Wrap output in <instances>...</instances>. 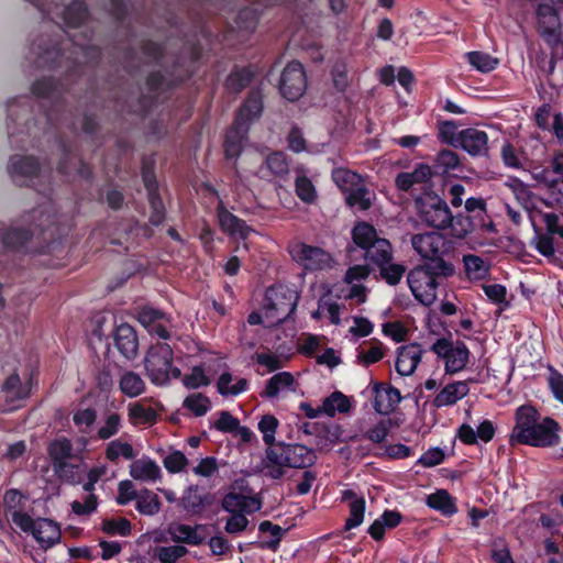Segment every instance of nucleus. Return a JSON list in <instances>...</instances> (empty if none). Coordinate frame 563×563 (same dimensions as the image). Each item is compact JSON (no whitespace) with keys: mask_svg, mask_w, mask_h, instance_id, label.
I'll use <instances>...</instances> for the list:
<instances>
[{"mask_svg":"<svg viewBox=\"0 0 563 563\" xmlns=\"http://www.w3.org/2000/svg\"><path fill=\"white\" fill-rule=\"evenodd\" d=\"M260 19L258 10L253 7L242 8L235 18V22L239 29L244 31L255 30Z\"/></svg>","mask_w":563,"mask_h":563,"instance_id":"nucleus-55","label":"nucleus"},{"mask_svg":"<svg viewBox=\"0 0 563 563\" xmlns=\"http://www.w3.org/2000/svg\"><path fill=\"white\" fill-rule=\"evenodd\" d=\"M119 389L124 396L135 398L145 391L146 385L137 373L126 371L120 377Z\"/></svg>","mask_w":563,"mask_h":563,"instance_id":"nucleus-32","label":"nucleus"},{"mask_svg":"<svg viewBox=\"0 0 563 563\" xmlns=\"http://www.w3.org/2000/svg\"><path fill=\"white\" fill-rule=\"evenodd\" d=\"M257 75V68L253 64L234 65L224 79L223 87L230 95H239L249 88Z\"/></svg>","mask_w":563,"mask_h":563,"instance_id":"nucleus-15","label":"nucleus"},{"mask_svg":"<svg viewBox=\"0 0 563 563\" xmlns=\"http://www.w3.org/2000/svg\"><path fill=\"white\" fill-rule=\"evenodd\" d=\"M5 400L11 405V409L18 408L16 401L24 399L29 395V390L21 386L20 378L16 375L8 377L3 385Z\"/></svg>","mask_w":563,"mask_h":563,"instance_id":"nucleus-44","label":"nucleus"},{"mask_svg":"<svg viewBox=\"0 0 563 563\" xmlns=\"http://www.w3.org/2000/svg\"><path fill=\"white\" fill-rule=\"evenodd\" d=\"M351 236L353 243L364 251L380 239L374 225L366 221L356 222L352 229Z\"/></svg>","mask_w":563,"mask_h":563,"instance_id":"nucleus-25","label":"nucleus"},{"mask_svg":"<svg viewBox=\"0 0 563 563\" xmlns=\"http://www.w3.org/2000/svg\"><path fill=\"white\" fill-rule=\"evenodd\" d=\"M382 387H383V384H376L374 386L375 398H374L373 407H374L375 411L379 415H389L395 409V407L398 404H400V401L402 400V397H401L399 389H397L396 387H394L391 385H388L384 389L385 396L387 398V404H385L382 399L383 398V394L380 390Z\"/></svg>","mask_w":563,"mask_h":563,"instance_id":"nucleus-23","label":"nucleus"},{"mask_svg":"<svg viewBox=\"0 0 563 563\" xmlns=\"http://www.w3.org/2000/svg\"><path fill=\"white\" fill-rule=\"evenodd\" d=\"M101 530L110 536L128 537L131 534L132 526L126 518L104 519L101 523Z\"/></svg>","mask_w":563,"mask_h":563,"instance_id":"nucleus-53","label":"nucleus"},{"mask_svg":"<svg viewBox=\"0 0 563 563\" xmlns=\"http://www.w3.org/2000/svg\"><path fill=\"white\" fill-rule=\"evenodd\" d=\"M427 505L431 509L438 510L446 517H451L457 512L454 497L445 489H439L435 493L428 495Z\"/></svg>","mask_w":563,"mask_h":563,"instance_id":"nucleus-27","label":"nucleus"},{"mask_svg":"<svg viewBox=\"0 0 563 563\" xmlns=\"http://www.w3.org/2000/svg\"><path fill=\"white\" fill-rule=\"evenodd\" d=\"M561 426L552 417H541L531 404L519 406L515 411V426L509 442L533 448H554L561 443Z\"/></svg>","mask_w":563,"mask_h":563,"instance_id":"nucleus-1","label":"nucleus"},{"mask_svg":"<svg viewBox=\"0 0 563 563\" xmlns=\"http://www.w3.org/2000/svg\"><path fill=\"white\" fill-rule=\"evenodd\" d=\"M351 407L350 398L339 390L325 397L322 404L323 413L329 417H334L336 412L347 413Z\"/></svg>","mask_w":563,"mask_h":563,"instance_id":"nucleus-38","label":"nucleus"},{"mask_svg":"<svg viewBox=\"0 0 563 563\" xmlns=\"http://www.w3.org/2000/svg\"><path fill=\"white\" fill-rule=\"evenodd\" d=\"M106 459L112 463L117 462L120 456L125 460H133L135 453L133 446L128 442H121L120 440H113L108 443L106 449Z\"/></svg>","mask_w":563,"mask_h":563,"instance_id":"nucleus-48","label":"nucleus"},{"mask_svg":"<svg viewBox=\"0 0 563 563\" xmlns=\"http://www.w3.org/2000/svg\"><path fill=\"white\" fill-rule=\"evenodd\" d=\"M114 345L120 354L126 360H133L139 349V339L135 329L128 324L121 323L113 333Z\"/></svg>","mask_w":563,"mask_h":563,"instance_id":"nucleus-16","label":"nucleus"},{"mask_svg":"<svg viewBox=\"0 0 563 563\" xmlns=\"http://www.w3.org/2000/svg\"><path fill=\"white\" fill-rule=\"evenodd\" d=\"M187 553L188 550L183 545H169L157 548L156 556L162 563H175Z\"/></svg>","mask_w":563,"mask_h":563,"instance_id":"nucleus-64","label":"nucleus"},{"mask_svg":"<svg viewBox=\"0 0 563 563\" xmlns=\"http://www.w3.org/2000/svg\"><path fill=\"white\" fill-rule=\"evenodd\" d=\"M365 499L358 497L350 503V516L345 521L344 531H350L362 525L365 514Z\"/></svg>","mask_w":563,"mask_h":563,"instance_id":"nucleus-50","label":"nucleus"},{"mask_svg":"<svg viewBox=\"0 0 563 563\" xmlns=\"http://www.w3.org/2000/svg\"><path fill=\"white\" fill-rule=\"evenodd\" d=\"M174 351L167 343L151 345L144 358L145 374L155 386H167L170 379H179L181 371L173 366Z\"/></svg>","mask_w":563,"mask_h":563,"instance_id":"nucleus-4","label":"nucleus"},{"mask_svg":"<svg viewBox=\"0 0 563 563\" xmlns=\"http://www.w3.org/2000/svg\"><path fill=\"white\" fill-rule=\"evenodd\" d=\"M214 496L210 493L202 492L198 485L190 486L183 496L184 509L191 515H200L202 511L213 504Z\"/></svg>","mask_w":563,"mask_h":563,"instance_id":"nucleus-21","label":"nucleus"},{"mask_svg":"<svg viewBox=\"0 0 563 563\" xmlns=\"http://www.w3.org/2000/svg\"><path fill=\"white\" fill-rule=\"evenodd\" d=\"M55 475L64 483L76 485L80 483L81 477L78 473V466L68 462L58 463L53 467Z\"/></svg>","mask_w":563,"mask_h":563,"instance_id":"nucleus-56","label":"nucleus"},{"mask_svg":"<svg viewBox=\"0 0 563 563\" xmlns=\"http://www.w3.org/2000/svg\"><path fill=\"white\" fill-rule=\"evenodd\" d=\"M454 274H442L435 266L421 264L413 267L407 275L408 286L413 297L423 306H431L437 299L439 278H448Z\"/></svg>","mask_w":563,"mask_h":563,"instance_id":"nucleus-6","label":"nucleus"},{"mask_svg":"<svg viewBox=\"0 0 563 563\" xmlns=\"http://www.w3.org/2000/svg\"><path fill=\"white\" fill-rule=\"evenodd\" d=\"M295 191L297 197L305 203H313L317 200V190L307 176H298L295 180Z\"/></svg>","mask_w":563,"mask_h":563,"instance_id":"nucleus-49","label":"nucleus"},{"mask_svg":"<svg viewBox=\"0 0 563 563\" xmlns=\"http://www.w3.org/2000/svg\"><path fill=\"white\" fill-rule=\"evenodd\" d=\"M249 505V498L239 493H228L222 499L223 510L230 514L243 512Z\"/></svg>","mask_w":563,"mask_h":563,"instance_id":"nucleus-57","label":"nucleus"},{"mask_svg":"<svg viewBox=\"0 0 563 563\" xmlns=\"http://www.w3.org/2000/svg\"><path fill=\"white\" fill-rule=\"evenodd\" d=\"M482 289L493 303L508 306L506 286L501 284H483Z\"/></svg>","mask_w":563,"mask_h":563,"instance_id":"nucleus-63","label":"nucleus"},{"mask_svg":"<svg viewBox=\"0 0 563 563\" xmlns=\"http://www.w3.org/2000/svg\"><path fill=\"white\" fill-rule=\"evenodd\" d=\"M317 459L314 451L303 444L278 442L265 450L261 464L264 475L276 481L285 476L286 467L308 468Z\"/></svg>","mask_w":563,"mask_h":563,"instance_id":"nucleus-2","label":"nucleus"},{"mask_svg":"<svg viewBox=\"0 0 563 563\" xmlns=\"http://www.w3.org/2000/svg\"><path fill=\"white\" fill-rule=\"evenodd\" d=\"M135 501V509L144 516H154L158 514L162 507L158 495L147 488L139 490Z\"/></svg>","mask_w":563,"mask_h":563,"instance_id":"nucleus-34","label":"nucleus"},{"mask_svg":"<svg viewBox=\"0 0 563 563\" xmlns=\"http://www.w3.org/2000/svg\"><path fill=\"white\" fill-rule=\"evenodd\" d=\"M471 352L464 342L457 341L452 347V352L445 358V373L455 374L462 371L470 361Z\"/></svg>","mask_w":563,"mask_h":563,"instance_id":"nucleus-29","label":"nucleus"},{"mask_svg":"<svg viewBox=\"0 0 563 563\" xmlns=\"http://www.w3.org/2000/svg\"><path fill=\"white\" fill-rule=\"evenodd\" d=\"M295 378L289 372H279L272 376L265 385V390L262 396L267 398L277 397L283 388H289L294 385Z\"/></svg>","mask_w":563,"mask_h":563,"instance_id":"nucleus-43","label":"nucleus"},{"mask_svg":"<svg viewBox=\"0 0 563 563\" xmlns=\"http://www.w3.org/2000/svg\"><path fill=\"white\" fill-rule=\"evenodd\" d=\"M461 161L457 153L452 150H441L433 159L432 172L434 175H445L460 167Z\"/></svg>","mask_w":563,"mask_h":563,"instance_id":"nucleus-33","label":"nucleus"},{"mask_svg":"<svg viewBox=\"0 0 563 563\" xmlns=\"http://www.w3.org/2000/svg\"><path fill=\"white\" fill-rule=\"evenodd\" d=\"M448 228L451 229L452 235L456 239H464L475 230L488 233L496 232V227L492 219H488V222H484V220L478 217L473 218L472 216L464 213H457L456 216L451 213V220L448 223Z\"/></svg>","mask_w":563,"mask_h":563,"instance_id":"nucleus-14","label":"nucleus"},{"mask_svg":"<svg viewBox=\"0 0 563 563\" xmlns=\"http://www.w3.org/2000/svg\"><path fill=\"white\" fill-rule=\"evenodd\" d=\"M48 456L52 461V467L58 463L67 462L73 455V443L69 439L63 437L53 440L47 448Z\"/></svg>","mask_w":563,"mask_h":563,"instance_id":"nucleus-37","label":"nucleus"},{"mask_svg":"<svg viewBox=\"0 0 563 563\" xmlns=\"http://www.w3.org/2000/svg\"><path fill=\"white\" fill-rule=\"evenodd\" d=\"M278 420L273 415H265L258 422V430L263 433V441L267 448L276 445L275 433L278 428Z\"/></svg>","mask_w":563,"mask_h":563,"instance_id":"nucleus-52","label":"nucleus"},{"mask_svg":"<svg viewBox=\"0 0 563 563\" xmlns=\"http://www.w3.org/2000/svg\"><path fill=\"white\" fill-rule=\"evenodd\" d=\"M263 111L262 89L260 87L251 88L246 98L236 110L233 124L242 133H249L251 125L262 117Z\"/></svg>","mask_w":563,"mask_h":563,"instance_id":"nucleus-10","label":"nucleus"},{"mask_svg":"<svg viewBox=\"0 0 563 563\" xmlns=\"http://www.w3.org/2000/svg\"><path fill=\"white\" fill-rule=\"evenodd\" d=\"M278 89L288 101H297L307 89V75L298 60L289 62L280 74Z\"/></svg>","mask_w":563,"mask_h":563,"instance_id":"nucleus-9","label":"nucleus"},{"mask_svg":"<svg viewBox=\"0 0 563 563\" xmlns=\"http://www.w3.org/2000/svg\"><path fill=\"white\" fill-rule=\"evenodd\" d=\"M412 249L423 263L435 266L442 274H454V265L445 257L452 252V242L440 232H424L411 236Z\"/></svg>","mask_w":563,"mask_h":563,"instance_id":"nucleus-3","label":"nucleus"},{"mask_svg":"<svg viewBox=\"0 0 563 563\" xmlns=\"http://www.w3.org/2000/svg\"><path fill=\"white\" fill-rule=\"evenodd\" d=\"M258 531L262 533H269L272 536L271 540L261 542L258 547L261 549H268L273 552L278 550L280 541L287 532L286 529L273 523L269 520L262 521L258 526Z\"/></svg>","mask_w":563,"mask_h":563,"instance_id":"nucleus-41","label":"nucleus"},{"mask_svg":"<svg viewBox=\"0 0 563 563\" xmlns=\"http://www.w3.org/2000/svg\"><path fill=\"white\" fill-rule=\"evenodd\" d=\"M176 532H178V536H174L173 540L178 543H186L189 545H200L205 541V536L201 534L199 531H205L206 526L203 525H196V526H189L185 523H179L175 528Z\"/></svg>","mask_w":563,"mask_h":563,"instance_id":"nucleus-35","label":"nucleus"},{"mask_svg":"<svg viewBox=\"0 0 563 563\" xmlns=\"http://www.w3.org/2000/svg\"><path fill=\"white\" fill-rule=\"evenodd\" d=\"M294 261L305 271L317 272L331 267L332 256L319 246L298 243L290 250Z\"/></svg>","mask_w":563,"mask_h":563,"instance_id":"nucleus-11","label":"nucleus"},{"mask_svg":"<svg viewBox=\"0 0 563 563\" xmlns=\"http://www.w3.org/2000/svg\"><path fill=\"white\" fill-rule=\"evenodd\" d=\"M457 124L453 120L438 122V139L441 143L459 148L460 132H456Z\"/></svg>","mask_w":563,"mask_h":563,"instance_id":"nucleus-46","label":"nucleus"},{"mask_svg":"<svg viewBox=\"0 0 563 563\" xmlns=\"http://www.w3.org/2000/svg\"><path fill=\"white\" fill-rule=\"evenodd\" d=\"M129 421L133 426L146 424L153 426L158 420V413L152 407H146L143 400L135 401L128 407Z\"/></svg>","mask_w":563,"mask_h":563,"instance_id":"nucleus-26","label":"nucleus"},{"mask_svg":"<svg viewBox=\"0 0 563 563\" xmlns=\"http://www.w3.org/2000/svg\"><path fill=\"white\" fill-rule=\"evenodd\" d=\"M378 268L379 276L389 286L398 285L406 273V266L404 264H396L391 262H389L388 264H384Z\"/></svg>","mask_w":563,"mask_h":563,"instance_id":"nucleus-54","label":"nucleus"},{"mask_svg":"<svg viewBox=\"0 0 563 563\" xmlns=\"http://www.w3.org/2000/svg\"><path fill=\"white\" fill-rule=\"evenodd\" d=\"M233 376L230 372H223L217 382V390L223 396H238L249 389V380L246 378H239L234 385H231Z\"/></svg>","mask_w":563,"mask_h":563,"instance_id":"nucleus-36","label":"nucleus"},{"mask_svg":"<svg viewBox=\"0 0 563 563\" xmlns=\"http://www.w3.org/2000/svg\"><path fill=\"white\" fill-rule=\"evenodd\" d=\"M217 216L222 231L232 236L238 235L243 240L247 239L252 231L251 227L243 219L230 212L222 203L217 208Z\"/></svg>","mask_w":563,"mask_h":563,"instance_id":"nucleus-19","label":"nucleus"},{"mask_svg":"<svg viewBox=\"0 0 563 563\" xmlns=\"http://www.w3.org/2000/svg\"><path fill=\"white\" fill-rule=\"evenodd\" d=\"M417 216L426 225L443 230L448 228L451 220V209L445 199L433 190H423L413 196Z\"/></svg>","mask_w":563,"mask_h":563,"instance_id":"nucleus-7","label":"nucleus"},{"mask_svg":"<svg viewBox=\"0 0 563 563\" xmlns=\"http://www.w3.org/2000/svg\"><path fill=\"white\" fill-rule=\"evenodd\" d=\"M60 538L62 531L55 521L37 517V544L47 549L58 543Z\"/></svg>","mask_w":563,"mask_h":563,"instance_id":"nucleus-24","label":"nucleus"},{"mask_svg":"<svg viewBox=\"0 0 563 563\" xmlns=\"http://www.w3.org/2000/svg\"><path fill=\"white\" fill-rule=\"evenodd\" d=\"M465 273L470 279L482 280L489 275V265L485 261L474 254H467L463 257Z\"/></svg>","mask_w":563,"mask_h":563,"instance_id":"nucleus-42","label":"nucleus"},{"mask_svg":"<svg viewBox=\"0 0 563 563\" xmlns=\"http://www.w3.org/2000/svg\"><path fill=\"white\" fill-rule=\"evenodd\" d=\"M191 71H186L181 77L167 80L161 70L151 71L145 78L147 93H141L130 106L129 113L146 118L157 104L158 97L165 89H172L191 77Z\"/></svg>","mask_w":563,"mask_h":563,"instance_id":"nucleus-5","label":"nucleus"},{"mask_svg":"<svg viewBox=\"0 0 563 563\" xmlns=\"http://www.w3.org/2000/svg\"><path fill=\"white\" fill-rule=\"evenodd\" d=\"M266 168L275 176H283L288 173V163L282 152L271 153L265 161Z\"/></svg>","mask_w":563,"mask_h":563,"instance_id":"nucleus-61","label":"nucleus"},{"mask_svg":"<svg viewBox=\"0 0 563 563\" xmlns=\"http://www.w3.org/2000/svg\"><path fill=\"white\" fill-rule=\"evenodd\" d=\"M181 382L187 389H198L210 385L211 380L206 375L202 365H195L189 374L181 376Z\"/></svg>","mask_w":563,"mask_h":563,"instance_id":"nucleus-51","label":"nucleus"},{"mask_svg":"<svg viewBox=\"0 0 563 563\" xmlns=\"http://www.w3.org/2000/svg\"><path fill=\"white\" fill-rule=\"evenodd\" d=\"M423 349L418 343H410L398 347V355L395 364L397 373L401 376H410L419 365Z\"/></svg>","mask_w":563,"mask_h":563,"instance_id":"nucleus-18","label":"nucleus"},{"mask_svg":"<svg viewBox=\"0 0 563 563\" xmlns=\"http://www.w3.org/2000/svg\"><path fill=\"white\" fill-rule=\"evenodd\" d=\"M33 232L31 229H23L12 225L2 234V243L5 249L19 250L26 242L31 241Z\"/></svg>","mask_w":563,"mask_h":563,"instance_id":"nucleus-39","label":"nucleus"},{"mask_svg":"<svg viewBox=\"0 0 563 563\" xmlns=\"http://www.w3.org/2000/svg\"><path fill=\"white\" fill-rule=\"evenodd\" d=\"M460 142L459 147L471 156H482L488 152V135L485 131L476 128L460 131Z\"/></svg>","mask_w":563,"mask_h":563,"instance_id":"nucleus-17","label":"nucleus"},{"mask_svg":"<svg viewBox=\"0 0 563 563\" xmlns=\"http://www.w3.org/2000/svg\"><path fill=\"white\" fill-rule=\"evenodd\" d=\"M365 260L377 267L388 264L393 260L391 243L385 238L379 239L365 251Z\"/></svg>","mask_w":563,"mask_h":563,"instance_id":"nucleus-28","label":"nucleus"},{"mask_svg":"<svg viewBox=\"0 0 563 563\" xmlns=\"http://www.w3.org/2000/svg\"><path fill=\"white\" fill-rule=\"evenodd\" d=\"M142 54L152 59L153 63L159 64L165 56V45L153 40H143L140 43Z\"/></svg>","mask_w":563,"mask_h":563,"instance_id":"nucleus-60","label":"nucleus"},{"mask_svg":"<svg viewBox=\"0 0 563 563\" xmlns=\"http://www.w3.org/2000/svg\"><path fill=\"white\" fill-rule=\"evenodd\" d=\"M130 475L136 481H152L161 478V468L155 461L136 460L130 465Z\"/></svg>","mask_w":563,"mask_h":563,"instance_id":"nucleus-30","label":"nucleus"},{"mask_svg":"<svg viewBox=\"0 0 563 563\" xmlns=\"http://www.w3.org/2000/svg\"><path fill=\"white\" fill-rule=\"evenodd\" d=\"M467 62L481 73H489L497 68L499 62L488 53L474 51L466 54Z\"/></svg>","mask_w":563,"mask_h":563,"instance_id":"nucleus-45","label":"nucleus"},{"mask_svg":"<svg viewBox=\"0 0 563 563\" xmlns=\"http://www.w3.org/2000/svg\"><path fill=\"white\" fill-rule=\"evenodd\" d=\"M183 407L190 410L195 417H202L210 410L211 401L206 395L195 393L184 399Z\"/></svg>","mask_w":563,"mask_h":563,"instance_id":"nucleus-47","label":"nucleus"},{"mask_svg":"<svg viewBox=\"0 0 563 563\" xmlns=\"http://www.w3.org/2000/svg\"><path fill=\"white\" fill-rule=\"evenodd\" d=\"M344 194L345 203L350 208H356L360 211H367L373 205L369 189L361 183L351 187Z\"/></svg>","mask_w":563,"mask_h":563,"instance_id":"nucleus-31","label":"nucleus"},{"mask_svg":"<svg viewBox=\"0 0 563 563\" xmlns=\"http://www.w3.org/2000/svg\"><path fill=\"white\" fill-rule=\"evenodd\" d=\"M299 294L294 288L277 284L268 287L264 296V309L277 323L286 321L297 309Z\"/></svg>","mask_w":563,"mask_h":563,"instance_id":"nucleus-8","label":"nucleus"},{"mask_svg":"<svg viewBox=\"0 0 563 563\" xmlns=\"http://www.w3.org/2000/svg\"><path fill=\"white\" fill-rule=\"evenodd\" d=\"M538 31L548 43L560 40L561 21L558 10L548 3H540L536 10Z\"/></svg>","mask_w":563,"mask_h":563,"instance_id":"nucleus-12","label":"nucleus"},{"mask_svg":"<svg viewBox=\"0 0 563 563\" xmlns=\"http://www.w3.org/2000/svg\"><path fill=\"white\" fill-rule=\"evenodd\" d=\"M34 161L31 156L14 155L10 159L9 173L19 186H29L33 181Z\"/></svg>","mask_w":563,"mask_h":563,"instance_id":"nucleus-20","label":"nucleus"},{"mask_svg":"<svg viewBox=\"0 0 563 563\" xmlns=\"http://www.w3.org/2000/svg\"><path fill=\"white\" fill-rule=\"evenodd\" d=\"M10 517L14 526L22 532L35 536V521L32 515L26 510V507L21 510H14Z\"/></svg>","mask_w":563,"mask_h":563,"instance_id":"nucleus-58","label":"nucleus"},{"mask_svg":"<svg viewBox=\"0 0 563 563\" xmlns=\"http://www.w3.org/2000/svg\"><path fill=\"white\" fill-rule=\"evenodd\" d=\"M188 464L186 455L178 450L173 451L163 460V465L172 474L180 473Z\"/></svg>","mask_w":563,"mask_h":563,"instance_id":"nucleus-62","label":"nucleus"},{"mask_svg":"<svg viewBox=\"0 0 563 563\" xmlns=\"http://www.w3.org/2000/svg\"><path fill=\"white\" fill-rule=\"evenodd\" d=\"M333 181L341 188L343 192L347 191L346 185L354 187L362 183L361 176L346 168H336L332 172Z\"/></svg>","mask_w":563,"mask_h":563,"instance_id":"nucleus-59","label":"nucleus"},{"mask_svg":"<svg viewBox=\"0 0 563 563\" xmlns=\"http://www.w3.org/2000/svg\"><path fill=\"white\" fill-rule=\"evenodd\" d=\"M432 167L428 164H418L412 172H401L395 177V186L398 190L409 192L415 185H422L423 190H432Z\"/></svg>","mask_w":563,"mask_h":563,"instance_id":"nucleus-13","label":"nucleus"},{"mask_svg":"<svg viewBox=\"0 0 563 563\" xmlns=\"http://www.w3.org/2000/svg\"><path fill=\"white\" fill-rule=\"evenodd\" d=\"M468 393L470 388L467 387V382H453L437 394L433 405L437 408L453 406L467 396Z\"/></svg>","mask_w":563,"mask_h":563,"instance_id":"nucleus-22","label":"nucleus"},{"mask_svg":"<svg viewBox=\"0 0 563 563\" xmlns=\"http://www.w3.org/2000/svg\"><path fill=\"white\" fill-rule=\"evenodd\" d=\"M249 133H242L232 123L231 128L224 137V155L227 158H236L243 148V142L246 140Z\"/></svg>","mask_w":563,"mask_h":563,"instance_id":"nucleus-40","label":"nucleus"}]
</instances>
